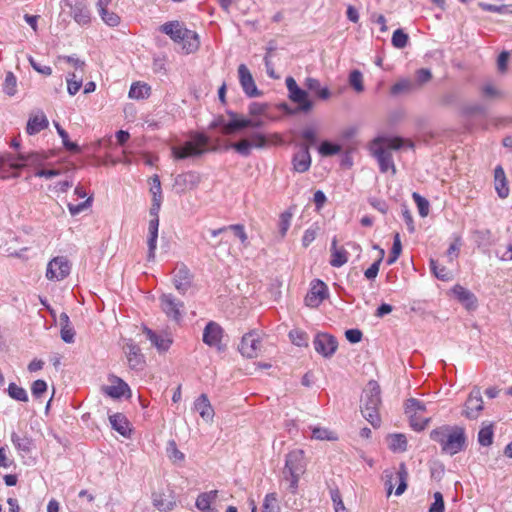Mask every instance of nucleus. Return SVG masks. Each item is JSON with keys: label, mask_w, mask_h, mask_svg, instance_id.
<instances>
[{"label": "nucleus", "mask_w": 512, "mask_h": 512, "mask_svg": "<svg viewBox=\"0 0 512 512\" xmlns=\"http://www.w3.org/2000/svg\"><path fill=\"white\" fill-rule=\"evenodd\" d=\"M405 141L401 137H383L379 136L373 139L369 145L371 155L376 158L379 169L382 173L391 170L396 174V167L393 161L392 150H399L404 146Z\"/></svg>", "instance_id": "obj_1"}, {"label": "nucleus", "mask_w": 512, "mask_h": 512, "mask_svg": "<svg viewBox=\"0 0 512 512\" xmlns=\"http://www.w3.org/2000/svg\"><path fill=\"white\" fill-rule=\"evenodd\" d=\"M432 441L438 443L442 453L455 455L465 449L466 434L463 427L442 425L430 432Z\"/></svg>", "instance_id": "obj_2"}, {"label": "nucleus", "mask_w": 512, "mask_h": 512, "mask_svg": "<svg viewBox=\"0 0 512 512\" xmlns=\"http://www.w3.org/2000/svg\"><path fill=\"white\" fill-rule=\"evenodd\" d=\"M306 471V462L304 458V451L296 449L289 452L285 458V466L282 470V477L288 483L287 489L296 494L298 491V483L300 477Z\"/></svg>", "instance_id": "obj_3"}, {"label": "nucleus", "mask_w": 512, "mask_h": 512, "mask_svg": "<svg viewBox=\"0 0 512 512\" xmlns=\"http://www.w3.org/2000/svg\"><path fill=\"white\" fill-rule=\"evenodd\" d=\"M228 115L230 116L228 122L220 117L211 124V127H221L223 134L231 135L248 127L260 128L264 125V121L258 117L245 118L232 111L228 112Z\"/></svg>", "instance_id": "obj_4"}, {"label": "nucleus", "mask_w": 512, "mask_h": 512, "mask_svg": "<svg viewBox=\"0 0 512 512\" xmlns=\"http://www.w3.org/2000/svg\"><path fill=\"white\" fill-rule=\"evenodd\" d=\"M208 137L204 134H196L192 140L181 146L172 147V155L175 159H186L188 157L200 156L206 151Z\"/></svg>", "instance_id": "obj_5"}, {"label": "nucleus", "mask_w": 512, "mask_h": 512, "mask_svg": "<svg viewBox=\"0 0 512 512\" xmlns=\"http://www.w3.org/2000/svg\"><path fill=\"white\" fill-rule=\"evenodd\" d=\"M268 143L266 136L261 132H253L248 138H243L238 142L232 143L231 148L238 154L248 157L252 148H264Z\"/></svg>", "instance_id": "obj_6"}, {"label": "nucleus", "mask_w": 512, "mask_h": 512, "mask_svg": "<svg viewBox=\"0 0 512 512\" xmlns=\"http://www.w3.org/2000/svg\"><path fill=\"white\" fill-rule=\"evenodd\" d=\"M285 83L289 98L292 102L298 104V110L309 112L313 108V102L308 98V93L298 86L293 77H287Z\"/></svg>", "instance_id": "obj_7"}, {"label": "nucleus", "mask_w": 512, "mask_h": 512, "mask_svg": "<svg viewBox=\"0 0 512 512\" xmlns=\"http://www.w3.org/2000/svg\"><path fill=\"white\" fill-rule=\"evenodd\" d=\"M224 337L223 328L215 321H209L204 330L202 341L209 347L215 348L217 351L222 352L226 346L222 343Z\"/></svg>", "instance_id": "obj_8"}, {"label": "nucleus", "mask_w": 512, "mask_h": 512, "mask_svg": "<svg viewBox=\"0 0 512 512\" xmlns=\"http://www.w3.org/2000/svg\"><path fill=\"white\" fill-rule=\"evenodd\" d=\"M61 7L63 10L69 9V14L79 25H87L90 23L91 15L86 3L82 0H62Z\"/></svg>", "instance_id": "obj_9"}, {"label": "nucleus", "mask_w": 512, "mask_h": 512, "mask_svg": "<svg viewBox=\"0 0 512 512\" xmlns=\"http://www.w3.org/2000/svg\"><path fill=\"white\" fill-rule=\"evenodd\" d=\"M160 307L165 315L179 322L183 316L184 303L172 294H162L159 298Z\"/></svg>", "instance_id": "obj_10"}, {"label": "nucleus", "mask_w": 512, "mask_h": 512, "mask_svg": "<svg viewBox=\"0 0 512 512\" xmlns=\"http://www.w3.org/2000/svg\"><path fill=\"white\" fill-rule=\"evenodd\" d=\"M201 182V175L195 171H188L178 174L174 178L173 188L179 195L194 190Z\"/></svg>", "instance_id": "obj_11"}, {"label": "nucleus", "mask_w": 512, "mask_h": 512, "mask_svg": "<svg viewBox=\"0 0 512 512\" xmlns=\"http://www.w3.org/2000/svg\"><path fill=\"white\" fill-rule=\"evenodd\" d=\"M71 270V264L64 256L53 258L47 265L46 277L49 280L61 281L65 279Z\"/></svg>", "instance_id": "obj_12"}, {"label": "nucleus", "mask_w": 512, "mask_h": 512, "mask_svg": "<svg viewBox=\"0 0 512 512\" xmlns=\"http://www.w3.org/2000/svg\"><path fill=\"white\" fill-rule=\"evenodd\" d=\"M261 338L257 331L253 330L243 335L239 352L247 358H255L261 351Z\"/></svg>", "instance_id": "obj_13"}, {"label": "nucleus", "mask_w": 512, "mask_h": 512, "mask_svg": "<svg viewBox=\"0 0 512 512\" xmlns=\"http://www.w3.org/2000/svg\"><path fill=\"white\" fill-rule=\"evenodd\" d=\"M328 297L327 285L319 280L314 279L310 284V289L305 297V304L308 307H318Z\"/></svg>", "instance_id": "obj_14"}, {"label": "nucleus", "mask_w": 512, "mask_h": 512, "mask_svg": "<svg viewBox=\"0 0 512 512\" xmlns=\"http://www.w3.org/2000/svg\"><path fill=\"white\" fill-rule=\"evenodd\" d=\"M483 410V399L479 387H474L465 404L462 414L468 419H477Z\"/></svg>", "instance_id": "obj_15"}, {"label": "nucleus", "mask_w": 512, "mask_h": 512, "mask_svg": "<svg viewBox=\"0 0 512 512\" xmlns=\"http://www.w3.org/2000/svg\"><path fill=\"white\" fill-rule=\"evenodd\" d=\"M315 350L324 357L332 356L338 347L336 338L327 333H319L314 339Z\"/></svg>", "instance_id": "obj_16"}, {"label": "nucleus", "mask_w": 512, "mask_h": 512, "mask_svg": "<svg viewBox=\"0 0 512 512\" xmlns=\"http://www.w3.org/2000/svg\"><path fill=\"white\" fill-rule=\"evenodd\" d=\"M124 351L129 367L131 369L142 370L144 368V356L137 344H135L132 340H129L124 346Z\"/></svg>", "instance_id": "obj_17"}, {"label": "nucleus", "mask_w": 512, "mask_h": 512, "mask_svg": "<svg viewBox=\"0 0 512 512\" xmlns=\"http://www.w3.org/2000/svg\"><path fill=\"white\" fill-rule=\"evenodd\" d=\"M239 81L244 93L248 97H257L260 92L255 84V81L245 64H240L238 67Z\"/></svg>", "instance_id": "obj_18"}, {"label": "nucleus", "mask_w": 512, "mask_h": 512, "mask_svg": "<svg viewBox=\"0 0 512 512\" xmlns=\"http://www.w3.org/2000/svg\"><path fill=\"white\" fill-rule=\"evenodd\" d=\"M293 170L298 173H304L311 166V156L308 144H300L299 150L294 154L292 159Z\"/></svg>", "instance_id": "obj_19"}, {"label": "nucleus", "mask_w": 512, "mask_h": 512, "mask_svg": "<svg viewBox=\"0 0 512 512\" xmlns=\"http://www.w3.org/2000/svg\"><path fill=\"white\" fill-rule=\"evenodd\" d=\"M362 406H380L381 390L379 384L371 380L367 383L363 390Z\"/></svg>", "instance_id": "obj_20"}, {"label": "nucleus", "mask_w": 512, "mask_h": 512, "mask_svg": "<svg viewBox=\"0 0 512 512\" xmlns=\"http://www.w3.org/2000/svg\"><path fill=\"white\" fill-rule=\"evenodd\" d=\"M160 31L168 35L174 42L180 43L186 35H192V30L183 28L178 21L166 22L160 26Z\"/></svg>", "instance_id": "obj_21"}, {"label": "nucleus", "mask_w": 512, "mask_h": 512, "mask_svg": "<svg viewBox=\"0 0 512 512\" xmlns=\"http://www.w3.org/2000/svg\"><path fill=\"white\" fill-rule=\"evenodd\" d=\"M111 385L104 386L103 392L111 398L119 399L127 393L130 395V388L128 384L117 376L109 378Z\"/></svg>", "instance_id": "obj_22"}, {"label": "nucleus", "mask_w": 512, "mask_h": 512, "mask_svg": "<svg viewBox=\"0 0 512 512\" xmlns=\"http://www.w3.org/2000/svg\"><path fill=\"white\" fill-rule=\"evenodd\" d=\"M173 283L176 290L181 294H185L191 287V274L185 265L176 267L174 270Z\"/></svg>", "instance_id": "obj_23"}, {"label": "nucleus", "mask_w": 512, "mask_h": 512, "mask_svg": "<svg viewBox=\"0 0 512 512\" xmlns=\"http://www.w3.org/2000/svg\"><path fill=\"white\" fill-rule=\"evenodd\" d=\"M143 332L159 352H166L170 348L172 339L168 334L156 333L148 327H144Z\"/></svg>", "instance_id": "obj_24"}, {"label": "nucleus", "mask_w": 512, "mask_h": 512, "mask_svg": "<svg viewBox=\"0 0 512 512\" xmlns=\"http://www.w3.org/2000/svg\"><path fill=\"white\" fill-rule=\"evenodd\" d=\"M194 409L199 413L200 417L211 422L214 418V409L206 394H201L194 402Z\"/></svg>", "instance_id": "obj_25"}, {"label": "nucleus", "mask_w": 512, "mask_h": 512, "mask_svg": "<svg viewBox=\"0 0 512 512\" xmlns=\"http://www.w3.org/2000/svg\"><path fill=\"white\" fill-rule=\"evenodd\" d=\"M494 185L497 195L504 199L509 195L508 181L502 166L498 165L494 169Z\"/></svg>", "instance_id": "obj_26"}, {"label": "nucleus", "mask_w": 512, "mask_h": 512, "mask_svg": "<svg viewBox=\"0 0 512 512\" xmlns=\"http://www.w3.org/2000/svg\"><path fill=\"white\" fill-rule=\"evenodd\" d=\"M109 421L114 430H116L123 437L129 438L131 435V429L129 427V421L121 413H115L109 416Z\"/></svg>", "instance_id": "obj_27"}, {"label": "nucleus", "mask_w": 512, "mask_h": 512, "mask_svg": "<svg viewBox=\"0 0 512 512\" xmlns=\"http://www.w3.org/2000/svg\"><path fill=\"white\" fill-rule=\"evenodd\" d=\"M48 119L43 112L31 116L27 122L26 132L29 135H35L48 127Z\"/></svg>", "instance_id": "obj_28"}, {"label": "nucleus", "mask_w": 512, "mask_h": 512, "mask_svg": "<svg viewBox=\"0 0 512 512\" xmlns=\"http://www.w3.org/2000/svg\"><path fill=\"white\" fill-rule=\"evenodd\" d=\"M453 294L455 297L461 302L466 308L472 309L476 306V297L475 295L470 292L468 289L456 285L452 289Z\"/></svg>", "instance_id": "obj_29"}, {"label": "nucleus", "mask_w": 512, "mask_h": 512, "mask_svg": "<svg viewBox=\"0 0 512 512\" xmlns=\"http://www.w3.org/2000/svg\"><path fill=\"white\" fill-rule=\"evenodd\" d=\"M348 261V253L343 247L337 246V239L334 237L331 243V260L333 267H341Z\"/></svg>", "instance_id": "obj_30"}, {"label": "nucleus", "mask_w": 512, "mask_h": 512, "mask_svg": "<svg viewBox=\"0 0 512 512\" xmlns=\"http://www.w3.org/2000/svg\"><path fill=\"white\" fill-rule=\"evenodd\" d=\"M158 229H159V227H157V224L155 222L148 224V237H147V245H148L147 260L148 261H153L155 259V252L157 249Z\"/></svg>", "instance_id": "obj_31"}, {"label": "nucleus", "mask_w": 512, "mask_h": 512, "mask_svg": "<svg viewBox=\"0 0 512 512\" xmlns=\"http://www.w3.org/2000/svg\"><path fill=\"white\" fill-rule=\"evenodd\" d=\"M11 441L20 454H29L34 448L33 440L30 437L20 436L15 432L11 434Z\"/></svg>", "instance_id": "obj_32"}, {"label": "nucleus", "mask_w": 512, "mask_h": 512, "mask_svg": "<svg viewBox=\"0 0 512 512\" xmlns=\"http://www.w3.org/2000/svg\"><path fill=\"white\" fill-rule=\"evenodd\" d=\"M218 497V490H211L209 492H203L198 495L196 499V507L205 512L210 509V505Z\"/></svg>", "instance_id": "obj_33"}, {"label": "nucleus", "mask_w": 512, "mask_h": 512, "mask_svg": "<svg viewBox=\"0 0 512 512\" xmlns=\"http://www.w3.org/2000/svg\"><path fill=\"white\" fill-rule=\"evenodd\" d=\"M388 447L393 452H405L407 450V439L404 434H391L387 438Z\"/></svg>", "instance_id": "obj_34"}, {"label": "nucleus", "mask_w": 512, "mask_h": 512, "mask_svg": "<svg viewBox=\"0 0 512 512\" xmlns=\"http://www.w3.org/2000/svg\"><path fill=\"white\" fill-rule=\"evenodd\" d=\"M380 406H361L363 417L374 427L377 428L381 424V417L379 414Z\"/></svg>", "instance_id": "obj_35"}, {"label": "nucleus", "mask_w": 512, "mask_h": 512, "mask_svg": "<svg viewBox=\"0 0 512 512\" xmlns=\"http://www.w3.org/2000/svg\"><path fill=\"white\" fill-rule=\"evenodd\" d=\"M151 88L146 83H134L129 90V97L132 99H145L150 95Z\"/></svg>", "instance_id": "obj_36"}, {"label": "nucleus", "mask_w": 512, "mask_h": 512, "mask_svg": "<svg viewBox=\"0 0 512 512\" xmlns=\"http://www.w3.org/2000/svg\"><path fill=\"white\" fill-rule=\"evenodd\" d=\"M153 505L163 512H168L173 509L175 502L167 499L163 493H153L152 495Z\"/></svg>", "instance_id": "obj_37"}, {"label": "nucleus", "mask_w": 512, "mask_h": 512, "mask_svg": "<svg viewBox=\"0 0 512 512\" xmlns=\"http://www.w3.org/2000/svg\"><path fill=\"white\" fill-rule=\"evenodd\" d=\"M414 89V84L409 79H401L398 82H396L394 85L390 88V94L392 96H398L401 94H407L412 92Z\"/></svg>", "instance_id": "obj_38"}, {"label": "nucleus", "mask_w": 512, "mask_h": 512, "mask_svg": "<svg viewBox=\"0 0 512 512\" xmlns=\"http://www.w3.org/2000/svg\"><path fill=\"white\" fill-rule=\"evenodd\" d=\"M396 477L399 481L398 487L395 491L397 496L402 495L407 488L408 471L404 463H401L396 473Z\"/></svg>", "instance_id": "obj_39"}, {"label": "nucleus", "mask_w": 512, "mask_h": 512, "mask_svg": "<svg viewBox=\"0 0 512 512\" xmlns=\"http://www.w3.org/2000/svg\"><path fill=\"white\" fill-rule=\"evenodd\" d=\"M55 128L57 133L62 139L63 146L70 152L79 153L81 151L80 147L69 140L68 133L58 124L55 123Z\"/></svg>", "instance_id": "obj_40"}, {"label": "nucleus", "mask_w": 512, "mask_h": 512, "mask_svg": "<svg viewBox=\"0 0 512 512\" xmlns=\"http://www.w3.org/2000/svg\"><path fill=\"white\" fill-rule=\"evenodd\" d=\"M493 426L492 424L483 426L478 432V442L482 446H490L493 443Z\"/></svg>", "instance_id": "obj_41"}, {"label": "nucleus", "mask_w": 512, "mask_h": 512, "mask_svg": "<svg viewBox=\"0 0 512 512\" xmlns=\"http://www.w3.org/2000/svg\"><path fill=\"white\" fill-rule=\"evenodd\" d=\"M192 35H189V37L186 35L183 37L182 42H180L183 45V50L187 54L192 53L196 51L199 48L200 42H199V36L196 32L192 31Z\"/></svg>", "instance_id": "obj_42"}, {"label": "nucleus", "mask_w": 512, "mask_h": 512, "mask_svg": "<svg viewBox=\"0 0 512 512\" xmlns=\"http://www.w3.org/2000/svg\"><path fill=\"white\" fill-rule=\"evenodd\" d=\"M82 75H77L76 72L69 73L66 81H67V90L70 95H75L82 86Z\"/></svg>", "instance_id": "obj_43"}, {"label": "nucleus", "mask_w": 512, "mask_h": 512, "mask_svg": "<svg viewBox=\"0 0 512 512\" xmlns=\"http://www.w3.org/2000/svg\"><path fill=\"white\" fill-rule=\"evenodd\" d=\"M311 437L316 440H328V441H335L338 439L337 435L334 432L328 430L327 428H323V427H313Z\"/></svg>", "instance_id": "obj_44"}, {"label": "nucleus", "mask_w": 512, "mask_h": 512, "mask_svg": "<svg viewBox=\"0 0 512 512\" xmlns=\"http://www.w3.org/2000/svg\"><path fill=\"white\" fill-rule=\"evenodd\" d=\"M318 151L324 157L333 156L340 153L341 146L330 141H323L320 144Z\"/></svg>", "instance_id": "obj_45"}, {"label": "nucleus", "mask_w": 512, "mask_h": 512, "mask_svg": "<svg viewBox=\"0 0 512 512\" xmlns=\"http://www.w3.org/2000/svg\"><path fill=\"white\" fill-rule=\"evenodd\" d=\"M408 41H409V37L402 29H397L393 32L391 42L395 48H397V49L405 48L408 44Z\"/></svg>", "instance_id": "obj_46"}, {"label": "nucleus", "mask_w": 512, "mask_h": 512, "mask_svg": "<svg viewBox=\"0 0 512 512\" xmlns=\"http://www.w3.org/2000/svg\"><path fill=\"white\" fill-rule=\"evenodd\" d=\"M8 394L11 398L17 400L26 402L28 401V395L24 388L18 386L15 383H10L8 386Z\"/></svg>", "instance_id": "obj_47"}, {"label": "nucleus", "mask_w": 512, "mask_h": 512, "mask_svg": "<svg viewBox=\"0 0 512 512\" xmlns=\"http://www.w3.org/2000/svg\"><path fill=\"white\" fill-rule=\"evenodd\" d=\"M430 268L433 274L442 281H447L451 278L450 272L444 266H440L436 260H430Z\"/></svg>", "instance_id": "obj_48"}, {"label": "nucleus", "mask_w": 512, "mask_h": 512, "mask_svg": "<svg viewBox=\"0 0 512 512\" xmlns=\"http://www.w3.org/2000/svg\"><path fill=\"white\" fill-rule=\"evenodd\" d=\"M276 493H269L265 496L262 512H279Z\"/></svg>", "instance_id": "obj_49"}, {"label": "nucleus", "mask_w": 512, "mask_h": 512, "mask_svg": "<svg viewBox=\"0 0 512 512\" xmlns=\"http://www.w3.org/2000/svg\"><path fill=\"white\" fill-rule=\"evenodd\" d=\"M349 84L353 89L360 93L364 91L363 75L359 70H353L349 74Z\"/></svg>", "instance_id": "obj_50"}, {"label": "nucleus", "mask_w": 512, "mask_h": 512, "mask_svg": "<svg viewBox=\"0 0 512 512\" xmlns=\"http://www.w3.org/2000/svg\"><path fill=\"white\" fill-rule=\"evenodd\" d=\"M17 80L12 72H8L5 77L3 90L8 96H13L16 93Z\"/></svg>", "instance_id": "obj_51"}, {"label": "nucleus", "mask_w": 512, "mask_h": 512, "mask_svg": "<svg viewBox=\"0 0 512 512\" xmlns=\"http://www.w3.org/2000/svg\"><path fill=\"white\" fill-rule=\"evenodd\" d=\"M412 197L418 207L420 216L426 217L429 213V202L416 192L413 193Z\"/></svg>", "instance_id": "obj_52"}, {"label": "nucleus", "mask_w": 512, "mask_h": 512, "mask_svg": "<svg viewBox=\"0 0 512 512\" xmlns=\"http://www.w3.org/2000/svg\"><path fill=\"white\" fill-rule=\"evenodd\" d=\"M292 219V213L289 211H285L281 213L279 219V233L281 237H284L290 227Z\"/></svg>", "instance_id": "obj_53"}, {"label": "nucleus", "mask_w": 512, "mask_h": 512, "mask_svg": "<svg viewBox=\"0 0 512 512\" xmlns=\"http://www.w3.org/2000/svg\"><path fill=\"white\" fill-rule=\"evenodd\" d=\"M161 203H162L161 198L153 197L152 205H151V208L149 211L150 216H151L149 223L155 222L157 224V227H159V211L161 208Z\"/></svg>", "instance_id": "obj_54"}, {"label": "nucleus", "mask_w": 512, "mask_h": 512, "mask_svg": "<svg viewBox=\"0 0 512 512\" xmlns=\"http://www.w3.org/2000/svg\"><path fill=\"white\" fill-rule=\"evenodd\" d=\"M331 500L334 504V510L335 512H345L346 508L344 506V503L342 501L341 493L340 491L335 488L330 490Z\"/></svg>", "instance_id": "obj_55"}, {"label": "nucleus", "mask_w": 512, "mask_h": 512, "mask_svg": "<svg viewBox=\"0 0 512 512\" xmlns=\"http://www.w3.org/2000/svg\"><path fill=\"white\" fill-rule=\"evenodd\" d=\"M19 158L22 161L21 164H14V167H21L28 163L34 164L39 163L44 160V158L39 153H30L28 155L19 154Z\"/></svg>", "instance_id": "obj_56"}, {"label": "nucleus", "mask_w": 512, "mask_h": 512, "mask_svg": "<svg viewBox=\"0 0 512 512\" xmlns=\"http://www.w3.org/2000/svg\"><path fill=\"white\" fill-rule=\"evenodd\" d=\"M425 405L415 398H410L406 402V413L407 414H417L419 411H424Z\"/></svg>", "instance_id": "obj_57"}, {"label": "nucleus", "mask_w": 512, "mask_h": 512, "mask_svg": "<svg viewBox=\"0 0 512 512\" xmlns=\"http://www.w3.org/2000/svg\"><path fill=\"white\" fill-rule=\"evenodd\" d=\"M434 502L429 507V512H445V504L441 492H435L433 495Z\"/></svg>", "instance_id": "obj_58"}, {"label": "nucleus", "mask_w": 512, "mask_h": 512, "mask_svg": "<svg viewBox=\"0 0 512 512\" xmlns=\"http://www.w3.org/2000/svg\"><path fill=\"white\" fill-rule=\"evenodd\" d=\"M228 230L232 231L236 237H238L244 246H247L248 236L245 232V228L241 224H233L228 226Z\"/></svg>", "instance_id": "obj_59"}, {"label": "nucleus", "mask_w": 512, "mask_h": 512, "mask_svg": "<svg viewBox=\"0 0 512 512\" xmlns=\"http://www.w3.org/2000/svg\"><path fill=\"white\" fill-rule=\"evenodd\" d=\"M380 258L375 261L364 273L365 277L367 279H374L376 278V276L378 275V272H379V268H380V264H381V261L383 259V256H384V250L381 249L380 250Z\"/></svg>", "instance_id": "obj_60"}, {"label": "nucleus", "mask_w": 512, "mask_h": 512, "mask_svg": "<svg viewBox=\"0 0 512 512\" xmlns=\"http://www.w3.org/2000/svg\"><path fill=\"white\" fill-rule=\"evenodd\" d=\"M102 20L109 26H117L120 22V17L114 13L109 12L108 10H102V12H99Z\"/></svg>", "instance_id": "obj_61"}, {"label": "nucleus", "mask_w": 512, "mask_h": 512, "mask_svg": "<svg viewBox=\"0 0 512 512\" xmlns=\"http://www.w3.org/2000/svg\"><path fill=\"white\" fill-rule=\"evenodd\" d=\"M289 337L293 344L297 346H306L307 345V335L304 332L299 330H292L289 333Z\"/></svg>", "instance_id": "obj_62"}, {"label": "nucleus", "mask_w": 512, "mask_h": 512, "mask_svg": "<svg viewBox=\"0 0 512 512\" xmlns=\"http://www.w3.org/2000/svg\"><path fill=\"white\" fill-rule=\"evenodd\" d=\"M267 105L258 102H252L248 107V113L251 117H258L266 113Z\"/></svg>", "instance_id": "obj_63"}, {"label": "nucleus", "mask_w": 512, "mask_h": 512, "mask_svg": "<svg viewBox=\"0 0 512 512\" xmlns=\"http://www.w3.org/2000/svg\"><path fill=\"white\" fill-rule=\"evenodd\" d=\"M482 95L486 98H499L501 96V92L492 84L487 83L483 85L481 89Z\"/></svg>", "instance_id": "obj_64"}]
</instances>
